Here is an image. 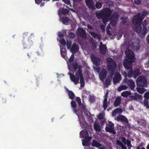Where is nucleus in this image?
I'll return each mask as SVG.
<instances>
[{"label": "nucleus", "instance_id": "nucleus-32", "mask_svg": "<svg viewBox=\"0 0 149 149\" xmlns=\"http://www.w3.org/2000/svg\"><path fill=\"white\" fill-rule=\"evenodd\" d=\"M94 128L96 131L99 132L100 131L99 126L96 123H94Z\"/></svg>", "mask_w": 149, "mask_h": 149}, {"label": "nucleus", "instance_id": "nucleus-5", "mask_svg": "<svg viewBox=\"0 0 149 149\" xmlns=\"http://www.w3.org/2000/svg\"><path fill=\"white\" fill-rule=\"evenodd\" d=\"M136 83L138 86L145 87L148 84L147 81L145 77L139 76L136 80Z\"/></svg>", "mask_w": 149, "mask_h": 149}, {"label": "nucleus", "instance_id": "nucleus-62", "mask_svg": "<svg viewBox=\"0 0 149 149\" xmlns=\"http://www.w3.org/2000/svg\"><path fill=\"white\" fill-rule=\"evenodd\" d=\"M87 143V141H83L82 144L83 146H86V144Z\"/></svg>", "mask_w": 149, "mask_h": 149}, {"label": "nucleus", "instance_id": "nucleus-20", "mask_svg": "<svg viewBox=\"0 0 149 149\" xmlns=\"http://www.w3.org/2000/svg\"><path fill=\"white\" fill-rule=\"evenodd\" d=\"M108 93L107 92L105 95L104 96V100L103 101V107L104 109L105 110L106 109L108 106L107 103V95Z\"/></svg>", "mask_w": 149, "mask_h": 149}, {"label": "nucleus", "instance_id": "nucleus-39", "mask_svg": "<svg viewBox=\"0 0 149 149\" xmlns=\"http://www.w3.org/2000/svg\"><path fill=\"white\" fill-rule=\"evenodd\" d=\"M134 95L136 96L137 99L140 100L142 99V96L141 95H139L137 93H135Z\"/></svg>", "mask_w": 149, "mask_h": 149}, {"label": "nucleus", "instance_id": "nucleus-13", "mask_svg": "<svg viewBox=\"0 0 149 149\" xmlns=\"http://www.w3.org/2000/svg\"><path fill=\"white\" fill-rule=\"evenodd\" d=\"M116 120L117 121H120L122 122H125L126 123H128L127 118L124 116L120 114L117 117Z\"/></svg>", "mask_w": 149, "mask_h": 149}, {"label": "nucleus", "instance_id": "nucleus-7", "mask_svg": "<svg viewBox=\"0 0 149 149\" xmlns=\"http://www.w3.org/2000/svg\"><path fill=\"white\" fill-rule=\"evenodd\" d=\"M109 126H106L105 128V130L107 132H109L112 133L113 134H116V132L114 129V124L111 121H109Z\"/></svg>", "mask_w": 149, "mask_h": 149}, {"label": "nucleus", "instance_id": "nucleus-19", "mask_svg": "<svg viewBox=\"0 0 149 149\" xmlns=\"http://www.w3.org/2000/svg\"><path fill=\"white\" fill-rule=\"evenodd\" d=\"M100 52L102 54H104L107 50V48L106 45L104 44L102 46H100Z\"/></svg>", "mask_w": 149, "mask_h": 149}, {"label": "nucleus", "instance_id": "nucleus-52", "mask_svg": "<svg viewBox=\"0 0 149 149\" xmlns=\"http://www.w3.org/2000/svg\"><path fill=\"white\" fill-rule=\"evenodd\" d=\"M117 113V112L116 109H115L114 111H113L112 113V115L113 116H116V114Z\"/></svg>", "mask_w": 149, "mask_h": 149}, {"label": "nucleus", "instance_id": "nucleus-29", "mask_svg": "<svg viewBox=\"0 0 149 149\" xmlns=\"http://www.w3.org/2000/svg\"><path fill=\"white\" fill-rule=\"evenodd\" d=\"M131 95V93L130 92L128 91H125L121 93V95L124 97H127L129 95Z\"/></svg>", "mask_w": 149, "mask_h": 149}, {"label": "nucleus", "instance_id": "nucleus-59", "mask_svg": "<svg viewBox=\"0 0 149 149\" xmlns=\"http://www.w3.org/2000/svg\"><path fill=\"white\" fill-rule=\"evenodd\" d=\"M106 31H107V33L108 36H111V33L110 31L109 30V29H107Z\"/></svg>", "mask_w": 149, "mask_h": 149}, {"label": "nucleus", "instance_id": "nucleus-25", "mask_svg": "<svg viewBox=\"0 0 149 149\" xmlns=\"http://www.w3.org/2000/svg\"><path fill=\"white\" fill-rule=\"evenodd\" d=\"M134 77L136 78L137 77L141 74V72L139 69H136L133 71Z\"/></svg>", "mask_w": 149, "mask_h": 149}, {"label": "nucleus", "instance_id": "nucleus-40", "mask_svg": "<svg viewBox=\"0 0 149 149\" xmlns=\"http://www.w3.org/2000/svg\"><path fill=\"white\" fill-rule=\"evenodd\" d=\"M145 99L148 100L149 99V92H146L145 93L144 95Z\"/></svg>", "mask_w": 149, "mask_h": 149}, {"label": "nucleus", "instance_id": "nucleus-49", "mask_svg": "<svg viewBox=\"0 0 149 149\" xmlns=\"http://www.w3.org/2000/svg\"><path fill=\"white\" fill-rule=\"evenodd\" d=\"M116 110L117 112V113H119L120 114H121L123 112V110L120 108H116Z\"/></svg>", "mask_w": 149, "mask_h": 149}, {"label": "nucleus", "instance_id": "nucleus-3", "mask_svg": "<svg viewBox=\"0 0 149 149\" xmlns=\"http://www.w3.org/2000/svg\"><path fill=\"white\" fill-rule=\"evenodd\" d=\"M75 75L76 76L73 74H70V77L71 80L75 84L77 85L79 83L80 77V83L81 84V88L84 87L85 83L82 74V69L81 67H79L77 72L75 73Z\"/></svg>", "mask_w": 149, "mask_h": 149}, {"label": "nucleus", "instance_id": "nucleus-24", "mask_svg": "<svg viewBox=\"0 0 149 149\" xmlns=\"http://www.w3.org/2000/svg\"><path fill=\"white\" fill-rule=\"evenodd\" d=\"M79 106L80 107V108L81 109V113H82V112H85L87 111V109H86L85 105L81 103L80 105H79Z\"/></svg>", "mask_w": 149, "mask_h": 149}, {"label": "nucleus", "instance_id": "nucleus-43", "mask_svg": "<svg viewBox=\"0 0 149 149\" xmlns=\"http://www.w3.org/2000/svg\"><path fill=\"white\" fill-rule=\"evenodd\" d=\"M97 118L99 119L102 120L104 119V118L103 114L102 113H100L97 116Z\"/></svg>", "mask_w": 149, "mask_h": 149}, {"label": "nucleus", "instance_id": "nucleus-46", "mask_svg": "<svg viewBox=\"0 0 149 149\" xmlns=\"http://www.w3.org/2000/svg\"><path fill=\"white\" fill-rule=\"evenodd\" d=\"M105 83L107 85H109L110 84V80L109 79H107L105 81Z\"/></svg>", "mask_w": 149, "mask_h": 149}, {"label": "nucleus", "instance_id": "nucleus-9", "mask_svg": "<svg viewBox=\"0 0 149 149\" xmlns=\"http://www.w3.org/2000/svg\"><path fill=\"white\" fill-rule=\"evenodd\" d=\"M142 24H134L135 25V31L136 32L140 34V35H141L142 36H144L145 35H143V29L142 30L141 29L142 28Z\"/></svg>", "mask_w": 149, "mask_h": 149}, {"label": "nucleus", "instance_id": "nucleus-4", "mask_svg": "<svg viewBox=\"0 0 149 149\" xmlns=\"http://www.w3.org/2000/svg\"><path fill=\"white\" fill-rule=\"evenodd\" d=\"M107 62L108 70L111 72H113L117 68L116 63L115 61L112 58H109L107 59Z\"/></svg>", "mask_w": 149, "mask_h": 149}, {"label": "nucleus", "instance_id": "nucleus-56", "mask_svg": "<svg viewBox=\"0 0 149 149\" xmlns=\"http://www.w3.org/2000/svg\"><path fill=\"white\" fill-rule=\"evenodd\" d=\"M116 143L118 145L120 146L123 144V143L118 140L116 141Z\"/></svg>", "mask_w": 149, "mask_h": 149}, {"label": "nucleus", "instance_id": "nucleus-61", "mask_svg": "<svg viewBox=\"0 0 149 149\" xmlns=\"http://www.w3.org/2000/svg\"><path fill=\"white\" fill-rule=\"evenodd\" d=\"M103 120H102L100 122V124L101 125H103L106 122V120L105 118L103 119Z\"/></svg>", "mask_w": 149, "mask_h": 149}, {"label": "nucleus", "instance_id": "nucleus-11", "mask_svg": "<svg viewBox=\"0 0 149 149\" xmlns=\"http://www.w3.org/2000/svg\"><path fill=\"white\" fill-rule=\"evenodd\" d=\"M85 2L88 7L90 9H95L94 3L93 0H85Z\"/></svg>", "mask_w": 149, "mask_h": 149}, {"label": "nucleus", "instance_id": "nucleus-41", "mask_svg": "<svg viewBox=\"0 0 149 149\" xmlns=\"http://www.w3.org/2000/svg\"><path fill=\"white\" fill-rule=\"evenodd\" d=\"M60 43L63 46H65L66 44V42L64 38L62 39L60 41Z\"/></svg>", "mask_w": 149, "mask_h": 149}, {"label": "nucleus", "instance_id": "nucleus-27", "mask_svg": "<svg viewBox=\"0 0 149 149\" xmlns=\"http://www.w3.org/2000/svg\"><path fill=\"white\" fill-rule=\"evenodd\" d=\"M89 33L94 38H97L99 39L100 38L99 35L97 33H95L93 31H90Z\"/></svg>", "mask_w": 149, "mask_h": 149}, {"label": "nucleus", "instance_id": "nucleus-33", "mask_svg": "<svg viewBox=\"0 0 149 149\" xmlns=\"http://www.w3.org/2000/svg\"><path fill=\"white\" fill-rule=\"evenodd\" d=\"M137 91L140 93H143L145 91L144 88H141L140 87H137Z\"/></svg>", "mask_w": 149, "mask_h": 149}, {"label": "nucleus", "instance_id": "nucleus-53", "mask_svg": "<svg viewBox=\"0 0 149 149\" xmlns=\"http://www.w3.org/2000/svg\"><path fill=\"white\" fill-rule=\"evenodd\" d=\"M121 140L125 144H126V139L125 137H123L121 138Z\"/></svg>", "mask_w": 149, "mask_h": 149}, {"label": "nucleus", "instance_id": "nucleus-55", "mask_svg": "<svg viewBox=\"0 0 149 149\" xmlns=\"http://www.w3.org/2000/svg\"><path fill=\"white\" fill-rule=\"evenodd\" d=\"M62 1L67 5H69L70 4V0H62Z\"/></svg>", "mask_w": 149, "mask_h": 149}, {"label": "nucleus", "instance_id": "nucleus-35", "mask_svg": "<svg viewBox=\"0 0 149 149\" xmlns=\"http://www.w3.org/2000/svg\"><path fill=\"white\" fill-rule=\"evenodd\" d=\"M143 104L145 107L147 108H149V106L148 105V100L144 99L143 102Z\"/></svg>", "mask_w": 149, "mask_h": 149}, {"label": "nucleus", "instance_id": "nucleus-16", "mask_svg": "<svg viewBox=\"0 0 149 149\" xmlns=\"http://www.w3.org/2000/svg\"><path fill=\"white\" fill-rule=\"evenodd\" d=\"M107 74V71L104 69H102L99 74V77L102 80H103L106 78Z\"/></svg>", "mask_w": 149, "mask_h": 149}, {"label": "nucleus", "instance_id": "nucleus-12", "mask_svg": "<svg viewBox=\"0 0 149 149\" xmlns=\"http://www.w3.org/2000/svg\"><path fill=\"white\" fill-rule=\"evenodd\" d=\"M79 50V47L77 45L74 43L70 48V50L73 54H75Z\"/></svg>", "mask_w": 149, "mask_h": 149}, {"label": "nucleus", "instance_id": "nucleus-63", "mask_svg": "<svg viewBox=\"0 0 149 149\" xmlns=\"http://www.w3.org/2000/svg\"><path fill=\"white\" fill-rule=\"evenodd\" d=\"M92 42V45L93 46V47H94L95 48H96L97 47V46L96 45V43H95L94 42V41H93V42Z\"/></svg>", "mask_w": 149, "mask_h": 149}, {"label": "nucleus", "instance_id": "nucleus-8", "mask_svg": "<svg viewBox=\"0 0 149 149\" xmlns=\"http://www.w3.org/2000/svg\"><path fill=\"white\" fill-rule=\"evenodd\" d=\"M71 104L72 107L73 108L74 112L77 114L78 116L79 120L80 122L81 118L79 116V114L78 113V112L79 110L77 109H76L77 107V104L76 102L74 101H72L71 102Z\"/></svg>", "mask_w": 149, "mask_h": 149}, {"label": "nucleus", "instance_id": "nucleus-47", "mask_svg": "<svg viewBox=\"0 0 149 149\" xmlns=\"http://www.w3.org/2000/svg\"><path fill=\"white\" fill-rule=\"evenodd\" d=\"M148 15V13L146 11H143L142 14V17H145L147 16Z\"/></svg>", "mask_w": 149, "mask_h": 149}, {"label": "nucleus", "instance_id": "nucleus-34", "mask_svg": "<svg viewBox=\"0 0 149 149\" xmlns=\"http://www.w3.org/2000/svg\"><path fill=\"white\" fill-rule=\"evenodd\" d=\"M95 6L97 9H100L102 6V3L100 2H97L95 4Z\"/></svg>", "mask_w": 149, "mask_h": 149}, {"label": "nucleus", "instance_id": "nucleus-48", "mask_svg": "<svg viewBox=\"0 0 149 149\" xmlns=\"http://www.w3.org/2000/svg\"><path fill=\"white\" fill-rule=\"evenodd\" d=\"M126 142V144L128 146H129L130 148L132 147V146L131 144V142L130 140H127Z\"/></svg>", "mask_w": 149, "mask_h": 149}, {"label": "nucleus", "instance_id": "nucleus-1", "mask_svg": "<svg viewBox=\"0 0 149 149\" xmlns=\"http://www.w3.org/2000/svg\"><path fill=\"white\" fill-rule=\"evenodd\" d=\"M125 54L128 59L124 60L123 65L125 68L127 70L130 69L129 71L128 76L129 77H134V73L132 68V63L135 62V56L134 53L131 50L128 49L127 51H125Z\"/></svg>", "mask_w": 149, "mask_h": 149}, {"label": "nucleus", "instance_id": "nucleus-51", "mask_svg": "<svg viewBox=\"0 0 149 149\" xmlns=\"http://www.w3.org/2000/svg\"><path fill=\"white\" fill-rule=\"evenodd\" d=\"M61 56L65 59L66 57H66V53H65V52H61Z\"/></svg>", "mask_w": 149, "mask_h": 149}, {"label": "nucleus", "instance_id": "nucleus-30", "mask_svg": "<svg viewBox=\"0 0 149 149\" xmlns=\"http://www.w3.org/2000/svg\"><path fill=\"white\" fill-rule=\"evenodd\" d=\"M61 20L63 23L65 24L68 23L69 21L68 18L65 16L63 17Z\"/></svg>", "mask_w": 149, "mask_h": 149}, {"label": "nucleus", "instance_id": "nucleus-57", "mask_svg": "<svg viewBox=\"0 0 149 149\" xmlns=\"http://www.w3.org/2000/svg\"><path fill=\"white\" fill-rule=\"evenodd\" d=\"M122 75L124 77H127V74L125 71L123 72Z\"/></svg>", "mask_w": 149, "mask_h": 149}, {"label": "nucleus", "instance_id": "nucleus-44", "mask_svg": "<svg viewBox=\"0 0 149 149\" xmlns=\"http://www.w3.org/2000/svg\"><path fill=\"white\" fill-rule=\"evenodd\" d=\"M74 58V55L73 54H72L69 59V61L70 63H71L72 61H73Z\"/></svg>", "mask_w": 149, "mask_h": 149}, {"label": "nucleus", "instance_id": "nucleus-31", "mask_svg": "<svg viewBox=\"0 0 149 149\" xmlns=\"http://www.w3.org/2000/svg\"><path fill=\"white\" fill-rule=\"evenodd\" d=\"M72 66L73 67V68L74 70V71H76L78 69V64L77 63H73L72 64Z\"/></svg>", "mask_w": 149, "mask_h": 149}, {"label": "nucleus", "instance_id": "nucleus-21", "mask_svg": "<svg viewBox=\"0 0 149 149\" xmlns=\"http://www.w3.org/2000/svg\"><path fill=\"white\" fill-rule=\"evenodd\" d=\"M147 20L145 19L142 23V25L143 27V35H145L147 33V29L146 28Z\"/></svg>", "mask_w": 149, "mask_h": 149}, {"label": "nucleus", "instance_id": "nucleus-58", "mask_svg": "<svg viewBox=\"0 0 149 149\" xmlns=\"http://www.w3.org/2000/svg\"><path fill=\"white\" fill-rule=\"evenodd\" d=\"M58 36L61 38H63L64 36V35L61 32H60L58 33Z\"/></svg>", "mask_w": 149, "mask_h": 149}, {"label": "nucleus", "instance_id": "nucleus-37", "mask_svg": "<svg viewBox=\"0 0 149 149\" xmlns=\"http://www.w3.org/2000/svg\"><path fill=\"white\" fill-rule=\"evenodd\" d=\"M69 13V10L65 8L61 10V13L63 15L65 14H68Z\"/></svg>", "mask_w": 149, "mask_h": 149}, {"label": "nucleus", "instance_id": "nucleus-36", "mask_svg": "<svg viewBox=\"0 0 149 149\" xmlns=\"http://www.w3.org/2000/svg\"><path fill=\"white\" fill-rule=\"evenodd\" d=\"M68 36L71 39H73L75 37V34L73 32H70L68 34Z\"/></svg>", "mask_w": 149, "mask_h": 149}, {"label": "nucleus", "instance_id": "nucleus-28", "mask_svg": "<svg viewBox=\"0 0 149 149\" xmlns=\"http://www.w3.org/2000/svg\"><path fill=\"white\" fill-rule=\"evenodd\" d=\"M128 87L125 85H121L118 88V91H120L122 90H125L127 89Z\"/></svg>", "mask_w": 149, "mask_h": 149}, {"label": "nucleus", "instance_id": "nucleus-17", "mask_svg": "<svg viewBox=\"0 0 149 149\" xmlns=\"http://www.w3.org/2000/svg\"><path fill=\"white\" fill-rule=\"evenodd\" d=\"M121 79L120 74L118 73L115 75L113 79V82L114 84L119 83Z\"/></svg>", "mask_w": 149, "mask_h": 149}, {"label": "nucleus", "instance_id": "nucleus-60", "mask_svg": "<svg viewBox=\"0 0 149 149\" xmlns=\"http://www.w3.org/2000/svg\"><path fill=\"white\" fill-rule=\"evenodd\" d=\"M131 99L134 100H137L136 99V96L135 95H134L131 96Z\"/></svg>", "mask_w": 149, "mask_h": 149}, {"label": "nucleus", "instance_id": "nucleus-26", "mask_svg": "<svg viewBox=\"0 0 149 149\" xmlns=\"http://www.w3.org/2000/svg\"><path fill=\"white\" fill-rule=\"evenodd\" d=\"M67 91L69 98L71 100H73L75 95L74 93L72 91L69 90L68 89H67Z\"/></svg>", "mask_w": 149, "mask_h": 149}, {"label": "nucleus", "instance_id": "nucleus-15", "mask_svg": "<svg viewBox=\"0 0 149 149\" xmlns=\"http://www.w3.org/2000/svg\"><path fill=\"white\" fill-rule=\"evenodd\" d=\"M127 84L131 90H134L135 85V83L133 80L131 79L128 80L127 82Z\"/></svg>", "mask_w": 149, "mask_h": 149}, {"label": "nucleus", "instance_id": "nucleus-6", "mask_svg": "<svg viewBox=\"0 0 149 149\" xmlns=\"http://www.w3.org/2000/svg\"><path fill=\"white\" fill-rule=\"evenodd\" d=\"M144 17H142V14L138 13L135 15L132 20V22L134 24H142Z\"/></svg>", "mask_w": 149, "mask_h": 149}, {"label": "nucleus", "instance_id": "nucleus-10", "mask_svg": "<svg viewBox=\"0 0 149 149\" xmlns=\"http://www.w3.org/2000/svg\"><path fill=\"white\" fill-rule=\"evenodd\" d=\"M91 60L93 63L95 65H99L100 64V59L94 55H91Z\"/></svg>", "mask_w": 149, "mask_h": 149}, {"label": "nucleus", "instance_id": "nucleus-64", "mask_svg": "<svg viewBox=\"0 0 149 149\" xmlns=\"http://www.w3.org/2000/svg\"><path fill=\"white\" fill-rule=\"evenodd\" d=\"M28 34V33H25L23 34L22 35V37L23 38H26V37H27Z\"/></svg>", "mask_w": 149, "mask_h": 149}, {"label": "nucleus", "instance_id": "nucleus-2", "mask_svg": "<svg viewBox=\"0 0 149 149\" xmlns=\"http://www.w3.org/2000/svg\"><path fill=\"white\" fill-rule=\"evenodd\" d=\"M112 14L111 9L108 7L103 8L100 10H97L95 12V15L97 18L102 19V22L106 24L108 21V18Z\"/></svg>", "mask_w": 149, "mask_h": 149}, {"label": "nucleus", "instance_id": "nucleus-18", "mask_svg": "<svg viewBox=\"0 0 149 149\" xmlns=\"http://www.w3.org/2000/svg\"><path fill=\"white\" fill-rule=\"evenodd\" d=\"M80 136L86 139H88L89 137V134L88 131L86 130H82L80 133Z\"/></svg>", "mask_w": 149, "mask_h": 149}, {"label": "nucleus", "instance_id": "nucleus-38", "mask_svg": "<svg viewBox=\"0 0 149 149\" xmlns=\"http://www.w3.org/2000/svg\"><path fill=\"white\" fill-rule=\"evenodd\" d=\"M118 17V16L117 13H114L112 15L111 18L113 19H117Z\"/></svg>", "mask_w": 149, "mask_h": 149}, {"label": "nucleus", "instance_id": "nucleus-45", "mask_svg": "<svg viewBox=\"0 0 149 149\" xmlns=\"http://www.w3.org/2000/svg\"><path fill=\"white\" fill-rule=\"evenodd\" d=\"M76 100L78 102V105H80L81 103V100L80 98L79 97H77L76 98Z\"/></svg>", "mask_w": 149, "mask_h": 149}, {"label": "nucleus", "instance_id": "nucleus-22", "mask_svg": "<svg viewBox=\"0 0 149 149\" xmlns=\"http://www.w3.org/2000/svg\"><path fill=\"white\" fill-rule=\"evenodd\" d=\"M91 146L94 147L99 148L102 146V145L95 140H93L92 141Z\"/></svg>", "mask_w": 149, "mask_h": 149}, {"label": "nucleus", "instance_id": "nucleus-23", "mask_svg": "<svg viewBox=\"0 0 149 149\" xmlns=\"http://www.w3.org/2000/svg\"><path fill=\"white\" fill-rule=\"evenodd\" d=\"M121 100V97H117L114 102V105L115 107H118L120 103Z\"/></svg>", "mask_w": 149, "mask_h": 149}, {"label": "nucleus", "instance_id": "nucleus-14", "mask_svg": "<svg viewBox=\"0 0 149 149\" xmlns=\"http://www.w3.org/2000/svg\"><path fill=\"white\" fill-rule=\"evenodd\" d=\"M78 33L80 36L82 38H86V35L85 30L83 28L79 29L78 31Z\"/></svg>", "mask_w": 149, "mask_h": 149}, {"label": "nucleus", "instance_id": "nucleus-42", "mask_svg": "<svg viewBox=\"0 0 149 149\" xmlns=\"http://www.w3.org/2000/svg\"><path fill=\"white\" fill-rule=\"evenodd\" d=\"M72 45L71 42L70 41H68L67 42V46L68 49H70Z\"/></svg>", "mask_w": 149, "mask_h": 149}, {"label": "nucleus", "instance_id": "nucleus-54", "mask_svg": "<svg viewBox=\"0 0 149 149\" xmlns=\"http://www.w3.org/2000/svg\"><path fill=\"white\" fill-rule=\"evenodd\" d=\"M35 3L38 5H39L42 2V0H35Z\"/></svg>", "mask_w": 149, "mask_h": 149}, {"label": "nucleus", "instance_id": "nucleus-50", "mask_svg": "<svg viewBox=\"0 0 149 149\" xmlns=\"http://www.w3.org/2000/svg\"><path fill=\"white\" fill-rule=\"evenodd\" d=\"M134 3L136 5H139L141 3L140 0H134Z\"/></svg>", "mask_w": 149, "mask_h": 149}]
</instances>
